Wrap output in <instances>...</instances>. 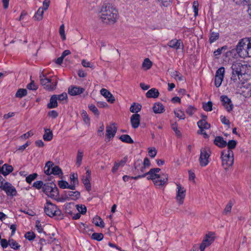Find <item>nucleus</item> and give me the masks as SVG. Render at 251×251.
Returning <instances> with one entry per match:
<instances>
[{"label":"nucleus","mask_w":251,"mask_h":251,"mask_svg":"<svg viewBox=\"0 0 251 251\" xmlns=\"http://www.w3.org/2000/svg\"><path fill=\"white\" fill-rule=\"evenodd\" d=\"M119 12L116 7L111 3H104L100 10V18L107 25H113L119 19Z\"/></svg>","instance_id":"f257e3e1"},{"label":"nucleus","mask_w":251,"mask_h":251,"mask_svg":"<svg viewBox=\"0 0 251 251\" xmlns=\"http://www.w3.org/2000/svg\"><path fill=\"white\" fill-rule=\"evenodd\" d=\"M159 168H152L150 170L142 175H138L135 177H132L135 179L143 178L147 176H148L147 179L149 180H152L156 186L161 187L167 184L168 180V175L167 174H163L159 175L158 173L160 171Z\"/></svg>","instance_id":"f03ea898"},{"label":"nucleus","mask_w":251,"mask_h":251,"mask_svg":"<svg viewBox=\"0 0 251 251\" xmlns=\"http://www.w3.org/2000/svg\"><path fill=\"white\" fill-rule=\"evenodd\" d=\"M231 69L232 74L231 80L234 82L241 81L242 75L248 73V65L239 62H234L231 66Z\"/></svg>","instance_id":"7ed1b4c3"},{"label":"nucleus","mask_w":251,"mask_h":251,"mask_svg":"<svg viewBox=\"0 0 251 251\" xmlns=\"http://www.w3.org/2000/svg\"><path fill=\"white\" fill-rule=\"evenodd\" d=\"M39 78L41 84L46 90L49 91H52L56 89L57 80L55 76L48 77L46 75L41 73L40 74Z\"/></svg>","instance_id":"20e7f679"},{"label":"nucleus","mask_w":251,"mask_h":251,"mask_svg":"<svg viewBox=\"0 0 251 251\" xmlns=\"http://www.w3.org/2000/svg\"><path fill=\"white\" fill-rule=\"evenodd\" d=\"M44 173L48 176L53 175H58L59 176H62L63 174L61 169L58 166L55 165L54 163L51 161H48L46 163Z\"/></svg>","instance_id":"39448f33"},{"label":"nucleus","mask_w":251,"mask_h":251,"mask_svg":"<svg viewBox=\"0 0 251 251\" xmlns=\"http://www.w3.org/2000/svg\"><path fill=\"white\" fill-rule=\"evenodd\" d=\"M222 165L225 169L231 166L234 162L233 153L230 150H225L221 152Z\"/></svg>","instance_id":"423d86ee"},{"label":"nucleus","mask_w":251,"mask_h":251,"mask_svg":"<svg viewBox=\"0 0 251 251\" xmlns=\"http://www.w3.org/2000/svg\"><path fill=\"white\" fill-rule=\"evenodd\" d=\"M43 192L52 199H56L59 195V191L56 185L53 183L48 182L44 184Z\"/></svg>","instance_id":"0eeeda50"},{"label":"nucleus","mask_w":251,"mask_h":251,"mask_svg":"<svg viewBox=\"0 0 251 251\" xmlns=\"http://www.w3.org/2000/svg\"><path fill=\"white\" fill-rule=\"evenodd\" d=\"M45 213L50 217H59L61 215V210L57 206L50 201H47L44 206Z\"/></svg>","instance_id":"6e6552de"},{"label":"nucleus","mask_w":251,"mask_h":251,"mask_svg":"<svg viewBox=\"0 0 251 251\" xmlns=\"http://www.w3.org/2000/svg\"><path fill=\"white\" fill-rule=\"evenodd\" d=\"M247 42L248 39L243 38L240 40L236 46V51L240 57L243 58L249 57L247 50V46H248Z\"/></svg>","instance_id":"1a4fd4ad"},{"label":"nucleus","mask_w":251,"mask_h":251,"mask_svg":"<svg viewBox=\"0 0 251 251\" xmlns=\"http://www.w3.org/2000/svg\"><path fill=\"white\" fill-rule=\"evenodd\" d=\"M211 153L210 149L208 147L201 149L199 162L201 167H205L208 165Z\"/></svg>","instance_id":"9d476101"},{"label":"nucleus","mask_w":251,"mask_h":251,"mask_svg":"<svg viewBox=\"0 0 251 251\" xmlns=\"http://www.w3.org/2000/svg\"><path fill=\"white\" fill-rule=\"evenodd\" d=\"M0 188L3 190L8 196L13 197L17 195V191L16 188L11 183H4L0 184Z\"/></svg>","instance_id":"9b49d317"},{"label":"nucleus","mask_w":251,"mask_h":251,"mask_svg":"<svg viewBox=\"0 0 251 251\" xmlns=\"http://www.w3.org/2000/svg\"><path fill=\"white\" fill-rule=\"evenodd\" d=\"M225 74V68L222 67L219 68L216 72L215 77V85L216 87H219L223 81Z\"/></svg>","instance_id":"f8f14e48"},{"label":"nucleus","mask_w":251,"mask_h":251,"mask_svg":"<svg viewBox=\"0 0 251 251\" xmlns=\"http://www.w3.org/2000/svg\"><path fill=\"white\" fill-rule=\"evenodd\" d=\"M176 200L179 204H182L185 197L186 190L180 184H176Z\"/></svg>","instance_id":"ddd939ff"},{"label":"nucleus","mask_w":251,"mask_h":251,"mask_svg":"<svg viewBox=\"0 0 251 251\" xmlns=\"http://www.w3.org/2000/svg\"><path fill=\"white\" fill-rule=\"evenodd\" d=\"M214 240V238L212 233H209L206 234L200 246V250L201 251H204L206 247L210 246Z\"/></svg>","instance_id":"4468645a"},{"label":"nucleus","mask_w":251,"mask_h":251,"mask_svg":"<svg viewBox=\"0 0 251 251\" xmlns=\"http://www.w3.org/2000/svg\"><path fill=\"white\" fill-rule=\"evenodd\" d=\"M220 100L222 105L224 106L227 112H229L232 110L233 105L229 98H228L226 96L222 95L220 97Z\"/></svg>","instance_id":"2eb2a0df"},{"label":"nucleus","mask_w":251,"mask_h":251,"mask_svg":"<svg viewBox=\"0 0 251 251\" xmlns=\"http://www.w3.org/2000/svg\"><path fill=\"white\" fill-rule=\"evenodd\" d=\"M117 130V127L116 126L115 123L112 124L111 125L107 126L106 127V137L110 140L113 138Z\"/></svg>","instance_id":"dca6fc26"},{"label":"nucleus","mask_w":251,"mask_h":251,"mask_svg":"<svg viewBox=\"0 0 251 251\" xmlns=\"http://www.w3.org/2000/svg\"><path fill=\"white\" fill-rule=\"evenodd\" d=\"M85 91V89L83 88L75 86H71L68 89V93L71 96H76L83 93Z\"/></svg>","instance_id":"f3484780"},{"label":"nucleus","mask_w":251,"mask_h":251,"mask_svg":"<svg viewBox=\"0 0 251 251\" xmlns=\"http://www.w3.org/2000/svg\"><path fill=\"white\" fill-rule=\"evenodd\" d=\"M167 45L171 48L176 50L179 49L181 47H182V48H183V45L181 41L176 39H174L170 41L168 43Z\"/></svg>","instance_id":"a211bd4d"},{"label":"nucleus","mask_w":251,"mask_h":251,"mask_svg":"<svg viewBox=\"0 0 251 251\" xmlns=\"http://www.w3.org/2000/svg\"><path fill=\"white\" fill-rule=\"evenodd\" d=\"M64 192L67 197L68 198V201H76L78 200L80 197V193L77 191H64Z\"/></svg>","instance_id":"6ab92c4d"},{"label":"nucleus","mask_w":251,"mask_h":251,"mask_svg":"<svg viewBox=\"0 0 251 251\" xmlns=\"http://www.w3.org/2000/svg\"><path fill=\"white\" fill-rule=\"evenodd\" d=\"M140 119V115L138 114H134L131 116L130 122L133 128H137L139 126Z\"/></svg>","instance_id":"aec40b11"},{"label":"nucleus","mask_w":251,"mask_h":251,"mask_svg":"<svg viewBox=\"0 0 251 251\" xmlns=\"http://www.w3.org/2000/svg\"><path fill=\"white\" fill-rule=\"evenodd\" d=\"M100 94L107 99L108 102L112 103L115 101V100L114 97L107 89L104 88L101 89Z\"/></svg>","instance_id":"412c9836"},{"label":"nucleus","mask_w":251,"mask_h":251,"mask_svg":"<svg viewBox=\"0 0 251 251\" xmlns=\"http://www.w3.org/2000/svg\"><path fill=\"white\" fill-rule=\"evenodd\" d=\"M214 143L215 145L221 148L225 147L227 145V142L224 140L223 137L220 136L215 137Z\"/></svg>","instance_id":"4be33fe9"},{"label":"nucleus","mask_w":251,"mask_h":251,"mask_svg":"<svg viewBox=\"0 0 251 251\" xmlns=\"http://www.w3.org/2000/svg\"><path fill=\"white\" fill-rule=\"evenodd\" d=\"M1 174L4 176L8 175L13 170V168L11 165L7 164H4L0 169Z\"/></svg>","instance_id":"5701e85b"},{"label":"nucleus","mask_w":251,"mask_h":251,"mask_svg":"<svg viewBox=\"0 0 251 251\" xmlns=\"http://www.w3.org/2000/svg\"><path fill=\"white\" fill-rule=\"evenodd\" d=\"M159 92L156 88H151L149 90L146 94L148 98H157L159 96Z\"/></svg>","instance_id":"b1692460"},{"label":"nucleus","mask_w":251,"mask_h":251,"mask_svg":"<svg viewBox=\"0 0 251 251\" xmlns=\"http://www.w3.org/2000/svg\"><path fill=\"white\" fill-rule=\"evenodd\" d=\"M58 185L61 189H69L72 190H75L74 185H71L66 181L59 180L58 181Z\"/></svg>","instance_id":"393cba45"},{"label":"nucleus","mask_w":251,"mask_h":251,"mask_svg":"<svg viewBox=\"0 0 251 251\" xmlns=\"http://www.w3.org/2000/svg\"><path fill=\"white\" fill-rule=\"evenodd\" d=\"M152 109L155 113H162L165 111L164 106L160 102L154 103Z\"/></svg>","instance_id":"a878e982"},{"label":"nucleus","mask_w":251,"mask_h":251,"mask_svg":"<svg viewBox=\"0 0 251 251\" xmlns=\"http://www.w3.org/2000/svg\"><path fill=\"white\" fill-rule=\"evenodd\" d=\"M56 95L52 96L50 99V102L47 105L48 108L51 109L56 107L58 105Z\"/></svg>","instance_id":"bb28decb"},{"label":"nucleus","mask_w":251,"mask_h":251,"mask_svg":"<svg viewBox=\"0 0 251 251\" xmlns=\"http://www.w3.org/2000/svg\"><path fill=\"white\" fill-rule=\"evenodd\" d=\"M197 125L200 129H208L210 127V125L208 124L205 119L200 120Z\"/></svg>","instance_id":"cd10ccee"},{"label":"nucleus","mask_w":251,"mask_h":251,"mask_svg":"<svg viewBox=\"0 0 251 251\" xmlns=\"http://www.w3.org/2000/svg\"><path fill=\"white\" fill-rule=\"evenodd\" d=\"M93 223L97 226H99L101 228L104 227V223L102 219L99 216H96L95 217L93 218Z\"/></svg>","instance_id":"c85d7f7f"},{"label":"nucleus","mask_w":251,"mask_h":251,"mask_svg":"<svg viewBox=\"0 0 251 251\" xmlns=\"http://www.w3.org/2000/svg\"><path fill=\"white\" fill-rule=\"evenodd\" d=\"M53 137V134L51 131L49 129L45 128V133L43 135V139L45 141H50Z\"/></svg>","instance_id":"c756f323"},{"label":"nucleus","mask_w":251,"mask_h":251,"mask_svg":"<svg viewBox=\"0 0 251 251\" xmlns=\"http://www.w3.org/2000/svg\"><path fill=\"white\" fill-rule=\"evenodd\" d=\"M143 167V164H142V162L141 160H137L135 162L134 164V168L135 170L137 171V173L139 174V175H142L140 174H142L143 173H141V170L142 167Z\"/></svg>","instance_id":"7c9ffc66"},{"label":"nucleus","mask_w":251,"mask_h":251,"mask_svg":"<svg viewBox=\"0 0 251 251\" xmlns=\"http://www.w3.org/2000/svg\"><path fill=\"white\" fill-rule=\"evenodd\" d=\"M71 185H74L75 190L76 185L78 184V180L77 175L76 174H72L70 175Z\"/></svg>","instance_id":"2f4dec72"},{"label":"nucleus","mask_w":251,"mask_h":251,"mask_svg":"<svg viewBox=\"0 0 251 251\" xmlns=\"http://www.w3.org/2000/svg\"><path fill=\"white\" fill-rule=\"evenodd\" d=\"M142 106L139 104H136L135 103H133L130 107V111L132 113H135V114H137V113L139 112L141 109Z\"/></svg>","instance_id":"473e14b6"},{"label":"nucleus","mask_w":251,"mask_h":251,"mask_svg":"<svg viewBox=\"0 0 251 251\" xmlns=\"http://www.w3.org/2000/svg\"><path fill=\"white\" fill-rule=\"evenodd\" d=\"M119 139L123 142L132 144L133 143V140L130 136L127 134H124L121 135Z\"/></svg>","instance_id":"72a5a7b5"},{"label":"nucleus","mask_w":251,"mask_h":251,"mask_svg":"<svg viewBox=\"0 0 251 251\" xmlns=\"http://www.w3.org/2000/svg\"><path fill=\"white\" fill-rule=\"evenodd\" d=\"M90 179V177H83L82 179V182L84 185L86 189L89 192L91 190Z\"/></svg>","instance_id":"f704fd0d"},{"label":"nucleus","mask_w":251,"mask_h":251,"mask_svg":"<svg viewBox=\"0 0 251 251\" xmlns=\"http://www.w3.org/2000/svg\"><path fill=\"white\" fill-rule=\"evenodd\" d=\"M44 11L43 8L40 7L34 15V18L39 21L42 20L43 18Z\"/></svg>","instance_id":"c9c22d12"},{"label":"nucleus","mask_w":251,"mask_h":251,"mask_svg":"<svg viewBox=\"0 0 251 251\" xmlns=\"http://www.w3.org/2000/svg\"><path fill=\"white\" fill-rule=\"evenodd\" d=\"M142 68L145 70L150 69L152 66V62L149 58H146L142 64Z\"/></svg>","instance_id":"e433bc0d"},{"label":"nucleus","mask_w":251,"mask_h":251,"mask_svg":"<svg viewBox=\"0 0 251 251\" xmlns=\"http://www.w3.org/2000/svg\"><path fill=\"white\" fill-rule=\"evenodd\" d=\"M27 95V90L25 89H19L16 94V97L19 98H22Z\"/></svg>","instance_id":"4c0bfd02"},{"label":"nucleus","mask_w":251,"mask_h":251,"mask_svg":"<svg viewBox=\"0 0 251 251\" xmlns=\"http://www.w3.org/2000/svg\"><path fill=\"white\" fill-rule=\"evenodd\" d=\"M77 211L80 214L84 215L86 213L87 208L84 204H77L76 205Z\"/></svg>","instance_id":"58836bf2"},{"label":"nucleus","mask_w":251,"mask_h":251,"mask_svg":"<svg viewBox=\"0 0 251 251\" xmlns=\"http://www.w3.org/2000/svg\"><path fill=\"white\" fill-rule=\"evenodd\" d=\"M91 238L93 240L100 241L103 238V235L101 233H94L91 235Z\"/></svg>","instance_id":"ea45409f"},{"label":"nucleus","mask_w":251,"mask_h":251,"mask_svg":"<svg viewBox=\"0 0 251 251\" xmlns=\"http://www.w3.org/2000/svg\"><path fill=\"white\" fill-rule=\"evenodd\" d=\"M9 245L14 250H18L21 247L16 241L12 239L9 240Z\"/></svg>","instance_id":"a19ab883"},{"label":"nucleus","mask_w":251,"mask_h":251,"mask_svg":"<svg viewBox=\"0 0 251 251\" xmlns=\"http://www.w3.org/2000/svg\"><path fill=\"white\" fill-rule=\"evenodd\" d=\"M233 203L231 202V201H229L226 205V207L225 208L224 211H223V214L224 215H227L229 213H230L231 208L232 207Z\"/></svg>","instance_id":"79ce46f5"},{"label":"nucleus","mask_w":251,"mask_h":251,"mask_svg":"<svg viewBox=\"0 0 251 251\" xmlns=\"http://www.w3.org/2000/svg\"><path fill=\"white\" fill-rule=\"evenodd\" d=\"M171 76L176 79H178L179 81L183 80L182 75L176 71H174L171 72Z\"/></svg>","instance_id":"37998d69"},{"label":"nucleus","mask_w":251,"mask_h":251,"mask_svg":"<svg viewBox=\"0 0 251 251\" xmlns=\"http://www.w3.org/2000/svg\"><path fill=\"white\" fill-rule=\"evenodd\" d=\"M212 102L209 101L207 103H203L202 108L206 111H211L212 110Z\"/></svg>","instance_id":"c03bdc74"},{"label":"nucleus","mask_w":251,"mask_h":251,"mask_svg":"<svg viewBox=\"0 0 251 251\" xmlns=\"http://www.w3.org/2000/svg\"><path fill=\"white\" fill-rule=\"evenodd\" d=\"M151 163L149 159L147 157H146L144 159V162H143V167H142L141 170V173H144L145 170L146 168H148L150 166Z\"/></svg>","instance_id":"a18cd8bd"},{"label":"nucleus","mask_w":251,"mask_h":251,"mask_svg":"<svg viewBox=\"0 0 251 251\" xmlns=\"http://www.w3.org/2000/svg\"><path fill=\"white\" fill-rule=\"evenodd\" d=\"M83 157V152L79 150L77 152L76 164L79 166L81 165V161Z\"/></svg>","instance_id":"49530a36"},{"label":"nucleus","mask_w":251,"mask_h":251,"mask_svg":"<svg viewBox=\"0 0 251 251\" xmlns=\"http://www.w3.org/2000/svg\"><path fill=\"white\" fill-rule=\"evenodd\" d=\"M219 37V34L218 33L212 32L210 34V36L209 37V42L210 43H212L216 41Z\"/></svg>","instance_id":"de8ad7c7"},{"label":"nucleus","mask_w":251,"mask_h":251,"mask_svg":"<svg viewBox=\"0 0 251 251\" xmlns=\"http://www.w3.org/2000/svg\"><path fill=\"white\" fill-rule=\"evenodd\" d=\"M37 176L38 175L36 173H33L32 174L29 175L25 178L26 182L30 184L32 181L36 178Z\"/></svg>","instance_id":"09e8293b"},{"label":"nucleus","mask_w":251,"mask_h":251,"mask_svg":"<svg viewBox=\"0 0 251 251\" xmlns=\"http://www.w3.org/2000/svg\"><path fill=\"white\" fill-rule=\"evenodd\" d=\"M25 237L29 241H32L35 238V234L32 231H28L25 234Z\"/></svg>","instance_id":"8fccbe9b"},{"label":"nucleus","mask_w":251,"mask_h":251,"mask_svg":"<svg viewBox=\"0 0 251 251\" xmlns=\"http://www.w3.org/2000/svg\"><path fill=\"white\" fill-rule=\"evenodd\" d=\"M237 145V142L235 140H229L228 143H227L226 146H227L228 149L231 151V150L234 149Z\"/></svg>","instance_id":"3c124183"},{"label":"nucleus","mask_w":251,"mask_h":251,"mask_svg":"<svg viewBox=\"0 0 251 251\" xmlns=\"http://www.w3.org/2000/svg\"><path fill=\"white\" fill-rule=\"evenodd\" d=\"M171 127L173 129V130L175 131L176 135L177 137H181V133L180 131L177 128V125L176 123H175L174 124H172L171 125Z\"/></svg>","instance_id":"603ef678"},{"label":"nucleus","mask_w":251,"mask_h":251,"mask_svg":"<svg viewBox=\"0 0 251 251\" xmlns=\"http://www.w3.org/2000/svg\"><path fill=\"white\" fill-rule=\"evenodd\" d=\"M54 199L59 202H64L65 201H68V198L67 197V196H66L64 191L63 192V193L61 195V196L60 197H59L58 196L56 198V199Z\"/></svg>","instance_id":"864d4df0"},{"label":"nucleus","mask_w":251,"mask_h":251,"mask_svg":"<svg viewBox=\"0 0 251 251\" xmlns=\"http://www.w3.org/2000/svg\"><path fill=\"white\" fill-rule=\"evenodd\" d=\"M81 116L83 118L84 122L86 124H89L90 123V119L86 111L82 110L81 112Z\"/></svg>","instance_id":"5fc2aeb1"},{"label":"nucleus","mask_w":251,"mask_h":251,"mask_svg":"<svg viewBox=\"0 0 251 251\" xmlns=\"http://www.w3.org/2000/svg\"><path fill=\"white\" fill-rule=\"evenodd\" d=\"M196 110L197 109L196 108L191 105H190L186 110V113L189 116H192L196 111Z\"/></svg>","instance_id":"6e6d98bb"},{"label":"nucleus","mask_w":251,"mask_h":251,"mask_svg":"<svg viewBox=\"0 0 251 251\" xmlns=\"http://www.w3.org/2000/svg\"><path fill=\"white\" fill-rule=\"evenodd\" d=\"M175 114L176 116L179 118L180 119L183 120L185 118L184 113L181 110H178L175 111Z\"/></svg>","instance_id":"4d7b16f0"},{"label":"nucleus","mask_w":251,"mask_h":251,"mask_svg":"<svg viewBox=\"0 0 251 251\" xmlns=\"http://www.w3.org/2000/svg\"><path fill=\"white\" fill-rule=\"evenodd\" d=\"M56 97L57 100L61 102L64 100H66V99H67V94L66 93H63L62 94L58 95H56Z\"/></svg>","instance_id":"13d9d810"},{"label":"nucleus","mask_w":251,"mask_h":251,"mask_svg":"<svg viewBox=\"0 0 251 251\" xmlns=\"http://www.w3.org/2000/svg\"><path fill=\"white\" fill-rule=\"evenodd\" d=\"M89 108L90 110L94 113L96 115H99V112L98 111V108L94 104H91L89 106Z\"/></svg>","instance_id":"bf43d9fd"},{"label":"nucleus","mask_w":251,"mask_h":251,"mask_svg":"<svg viewBox=\"0 0 251 251\" xmlns=\"http://www.w3.org/2000/svg\"><path fill=\"white\" fill-rule=\"evenodd\" d=\"M43 182L40 180L34 182L33 184V186L37 189H40L41 188H43Z\"/></svg>","instance_id":"052dcab7"},{"label":"nucleus","mask_w":251,"mask_h":251,"mask_svg":"<svg viewBox=\"0 0 251 251\" xmlns=\"http://www.w3.org/2000/svg\"><path fill=\"white\" fill-rule=\"evenodd\" d=\"M27 88L29 90H36L38 89V86L35 84L34 81H31V82L27 85Z\"/></svg>","instance_id":"680f3d73"},{"label":"nucleus","mask_w":251,"mask_h":251,"mask_svg":"<svg viewBox=\"0 0 251 251\" xmlns=\"http://www.w3.org/2000/svg\"><path fill=\"white\" fill-rule=\"evenodd\" d=\"M82 66L86 68H94V66L89 61H87L86 60H82L81 61Z\"/></svg>","instance_id":"e2e57ef3"},{"label":"nucleus","mask_w":251,"mask_h":251,"mask_svg":"<svg viewBox=\"0 0 251 251\" xmlns=\"http://www.w3.org/2000/svg\"><path fill=\"white\" fill-rule=\"evenodd\" d=\"M198 2L197 1H194L193 4V7L194 9L195 16H197L198 15Z\"/></svg>","instance_id":"0e129e2a"},{"label":"nucleus","mask_w":251,"mask_h":251,"mask_svg":"<svg viewBox=\"0 0 251 251\" xmlns=\"http://www.w3.org/2000/svg\"><path fill=\"white\" fill-rule=\"evenodd\" d=\"M59 33L62 38L63 40H65V29H64V25H60L59 27Z\"/></svg>","instance_id":"69168bd1"},{"label":"nucleus","mask_w":251,"mask_h":251,"mask_svg":"<svg viewBox=\"0 0 251 251\" xmlns=\"http://www.w3.org/2000/svg\"><path fill=\"white\" fill-rule=\"evenodd\" d=\"M248 39V46H247V50H248V53L249 55V57H251V38H249Z\"/></svg>","instance_id":"338daca9"},{"label":"nucleus","mask_w":251,"mask_h":251,"mask_svg":"<svg viewBox=\"0 0 251 251\" xmlns=\"http://www.w3.org/2000/svg\"><path fill=\"white\" fill-rule=\"evenodd\" d=\"M156 153L157 151L154 148H153V149L152 148L149 149V155L150 157L152 158L156 156Z\"/></svg>","instance_id":"774afa93"}]
</instances>
